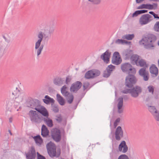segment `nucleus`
<instances>
[{"label": "nucleus", "instance_id": "obj_13", "mask_svg": "<svg viewBox=\"0 0 159 159\" xmlns=\"http://www.w3.org/2000/svg\"><path fill=\"white\" fill-rule=\"evenodd\" d=\"M81 86V83L79 81H77L71 85L70 91L72 92H76L80 89Z\"/></svg>", "mask_w": 159, "mask_h": 159}, {"label": "nucleus", "instance_id": "obj_22", "mask_svg": "<svg viewBox=\"0 0 159 159\" xmlns=\"http://www.w3.org/2000/svg\"><path fill=\"white\" fill-rule=\"evenodd\" d=\"M150 72L152 76H156L158 73L157 68L154 65H152L150 68Z\"/></svg>", "mask_w": 159, "mask_h": 159}, {"label": "nucleus", "instance_id": "obj_33", "mask_svg": "<svg viewBox=\"0 0 159 159\" xmlns=\"http://www.w3.org/2000/svg\"><path fill=\"white\" fill-rule=\"evenodd\" d=\"M67 88L66 86H64L61 89V93L62 94L65 96H66L69 93L67 91Z\"/></svg>", "mask_w": 159, "mask_h": 159}, {"label": "nucleus", "instance_id": "obj_51", "mask_svg": "<svg viewBox=\"0 0 159 159\" xmlns=\"http://www.w3.org/2000/svg\"><path fill=\"white\" fill-rule=\"evenodd\" d=\"M124 93H127L129 92V91H127L126 92H124V91L123 92Z\"/></svg>", "mask_w": 159, "mask_h": 159}, {"label": "nucleus", "instance_id": "obj_28", "mask_svg": "<svg viewBox=\"0 0 159 159\" xmlns=\"http://www.w3.org/2000/svg\"><path fill=\"white\" fill-rule=\"evenodd\" d=\"M57 101L61 105L65 104V101L63 98L59 94H57Z\"/></svg>", "mask_w": 159, "mask_h": 159}, {"label": "nucleus", "instance_id": "obj_20", "mask_svg": "<svg viewBox=\"0 0 159 159\" xmlns=\"http://www.w3.org/2000/svg\"><path fill=\"white\" fill-rule=\"evenodd\" d=\"M149 111L154 115L156 120H159V115L156 109L154 107L150 106L148 107Z\"/></svg>", "mask_w": 159, "mask_h": 159}, {"label": "nucleus", "instance_id": "obj_9", "mask_svg": "<svg viewBox=\"0 0 159 159\" xmlns=\"http://www.w3.org/2000/svg\"><path fill=\"white\" fill-rule=\"evenodd\" d=\"M121 62L122 59L119 53L117 52H114L112 59V63L116 65H118L120 64Z\"/></svg>", "mask_w": 159, "mask_h": 159}, {"label": "nucleus", "instance_id": "obj_54", "mask_svg": "<svg viewBox=\"0 0 159 159\" xmlns=\"http://www.w3.org/2000/svg\"><path fill=\"white\" fill-rule=\"evenodd\" d=\"M89 85V83H87V86Z\"/></svg>", "mask_w": 159, "mask_h": 159}, {"label": "nucleus", "instance_id": "obj_30", "mask_svg": "<svg viewBox=\"0 0 159 159\" xmlns=\"http://www.w3.org/2000/svg\"><path fill=\"white\" fill-rule=\"evenodd\" d=\"M134 37V34H128L124 35L122 37L123 39H126L128 40H132Z\"/></svg>", "mask_w": 159, "mask_h": 159}, {"label": "nucleus", "instance_id": "obj_15", "mask_svg": "<svg viewBox=\"0 0 159 159\" xmlns=\"http://www.w3.org/2000/svg\"><path fill=\"white\" fill-rule=\"evenodd\" d=\"M118 150L119 151L124 153L127 151L128 147L125 141H123L121 142L118 147Z\"/></svg>", "mask_w": 159, "mask_h": 159}, {"label": "nucleus", "instance_id": "obj_18", "mask_svg": "<svg viewBox=\"0 0 159 159\" xmlns=\"http://www.w3.org/2000/svg\"><path fill=\"white\" fill-rule=\"evenodd\" d=\"M35 109L39 112L41 113L44 116L48 117V113L46 109L43 107L39 106Z\"/></svg>", "mask_w": 159, "mask_h": 159}, {"label": "nucleus", "instance_id": "obj_6", "mask_svg": "<svg viewBox=\"0 0 159 159\" xmlns=\"http://www.w3.org/2000/svg\"><path fill=\"white\" fill-rule=\"evenodd\" d=\"M100 72L99 70L93 69L87 72L85 75V78L87 79H92L100 75Z\"/></svg>", "mask_w": 159, "mask_h": 159}, {"label": "nucleus", "instance_id": "obj_29", "mask_svg": "<svg viewBox=\"0 0 159 159\" xmlns=\"http://www.w3.org/2000/svg\"><path fill=\"white\" fill-rule=\"evenodd\" d=\"M66 96H67L66 99L67 102L70 104L72 103L74 99L73 95L69 93Z\"/></svg>", "mask_w": 159, "mask_h": 159}, {"label": "nucleus", "instance_id": "obj_48", "mask_svg": "<svg viewBox=\"0 0 159 159\" xmlns=\"http://www.w3.org/2000/svg\"><path fill=\"white\" fill-rule=\"evenodd\" d=\"M149 13L152 15L155 18H157L159 19V17L158 16H157V17H155V16H157V15L155 14L153 11H150L149 12Z\"/></svg>", "mask_w": 159, "mask_h": 159}, {"label": "nucleus", "instance_id": "obj_50", "mask_svg": "<svg viewBox=\"0 0 159 159\" xmlns=\"http://www.w3.org/2000/svg\"><path fill=\"white\" fill-rule=\"evenodd\" d=\"M136 1L137 3H140L141 1H138V0H137V1Z\"/></svg>", "mask_w": 159, "mask_h": 159}, {"label": "nucleus", "instance_id": "obj_52", "mask_svg": "<svg viewBox=\"0 0 159 159\" xmlns=\"http://www.w3.org/2000/svg\"><path fill=\"white\" fill-rule=\"evenodd\" d=\"M158 45H159V41H158Z\"/></svg>", "mask_w": 159, "mask_h": 159}, {"label": "nucleus", "instance_id": "obj_11", "mask_svg": "<svg viewBox=\"0 0 159 159\" xmlns=\"http://www.w3.org/2000/svg\"><path fill=\"white\" fill-rule=\"evenodd\" d=\"M115 138L117 140H119L123 137V132L120 126H118L115 132Z\"/></svg>", "mask_w": 159, "mask_h": 159}, {"label": "nucleus", "instance_id": "obj_55", "mask_svg": "<svg viewBox=\"0 0 159 159\" xmlns=\"http://www.w3.org/2000/svg\"><path fill=\"white\" fill-rule=\"evenodd\" d=\"M84 87H85V84H84Z\"/></svg>", "mask_w": 159, "mask_h": 159}, {"label": "nucleus", "instance_id": "obj_1", "mask_svg": "<svg viewBox=\"0 0 159 159\" xmlns=\"http://www.w3.org/2000/svg\"><path fill=\"white\" fill-rule=\"evenodd\" d=\"M54 30V27L44 25L41 30L38 33L34 45V52L38 56L40 54L43 48V45L41 44L43 37L46 38L50 36L53 33Z\"/></svg>", "mask_w": 159, "mask_h": 159}, {"label": "nucleus", "instance_id": "obj_25", "mask_svg": "<svg viewBox=\"0 0 159 159\" xmlns=\"http://www.w3.org/2000/svg\"><path fill=\"white\" fill-rule=\"evenodd\" d=\"M49 131L46 126L43 125L41 129V134L43 137H46L48 134Z\"/></svg>", "mask_w": 159, "mask_h": 159}, {"label": "nucleus", "instance_id": "obj_23", "mask_svg": "<svg viewBox=\"0 0 159 159\" xmlns=\"http://www.w3.org/2000/svg\"><path fill=\"white\" fill-rule=\"evenodd\" d=\"M123 54L125 59H130V60L131 56L133 54L132 51L129 50L125 51L123 52Z\"/></svg>", "mask_w": 159, "mask_h": 159}, {"label": "nucleus", "instance_id": "obj_27", "mask_svg": "<svg viewBox=\"0 0 159 159\" xmlns=\"http://www.w3.org/2000/svg\"><path fill=\"white\" fill-rule=\"evenodd\" d=\"M136 64L137 66H139L141 67H147L148 66L145 61L141 59V58H140L138 62L136 63Z\"/></svg>", "mask_w": 159, "mask_h": 159}, {"label": "nucleus", "instance_id": "obj_35", "mask_svg": "<svg viewBox=\"0 0 159 159\" xmlns=\"http://www.w3.org/2000/svg\"><path fill=\"white\" fill-rule=\"evenodd\" d=\"M139 75L141 76L143 75L148 73V72L146 71L144 68H141L139 70Z\"/></svg>", "mask_w": 159, "mask_h": 159}, {"label": "nucleus", "instance_id": "obj_12", "mask_svg": "<svg viewBox=\"0 0 159 159\" xmlns=\"http://www.w3.org/2000/svg\"><path fill=\"white\" fill-rule=\"evenodd\" d=\"M157 7V5L156 4L154 3L153 4H143L137 7V9H147L149 10H151L153 9H156Z\"/></svg>", "mask_w": 159, "mask_h": 159}, {"label": "nucleus", "instance_id": "obj_21", "mask_svg": "<svg viewBox=\"0 0 159 159\" xmlns=\"http://www.w3.org/2000/svg\"><path fill=\"white\" fill-rule=\"evenodd\" d=\"M123 98H120L118 99V102L117 104L118 112L119 113H120L123 111Z\"/></svg>", "mask_w": 159, "mask_h": 159}, {"label": "nucleus", "instance_id": "obj_56", "mask_svg": "<svg viewBox=\"0 0 159 159\" xmlns=\"http://www.w3.org/2000/svg\"><path fill=\"white\" fill-rule=\"evenodd\" d=\"M157 16H158L157 15V16H155V17H157Z\"/></svg>", "mask_w": 159, "mask_h": 159}, {"label": "nucleus", "instance_id": "obj_7", "mask_svg": "<svg viewBox=\"0 0 159 159\" xmlns=\"http://www.w3.org/2000/svg\"><path fill=\"white\" fill-rule=\"evenodd\" d=\"M52 136L53 139L56 142H59L61 139L60 132L59 129L55 128L53 129L51 131Z\"/></svg>", "mask_w": 159, "mask_h": 159}, {"label": "nucleus", "instance_id": "obj_45", "mask_svg": "<svg viewBox=\"0 0 159 159\" xmlns=\"http://www.w3.org/2000/svg\"><path fill=\"white\" fill-rule=\"evenodd\" d=\"M71 78L70 77H67L66 78V84H68L71 81Z\"/></svg>", "mask_w": 159, "mask_h": 159}, {"label": "nucleus", "instance_id": "obj_24", "mask_svg": "<svg viewBox=\"0 0 159 159\" xmlns=\"http://www.w3.org/2000/svg\"><path fill=\"white\" fill-rule=\"evenodd\" d=\"M140 58V57L137 55L133 54L130 57V60L132 63L136 64V63L139 60Z\"/></svg>", "mask_w": 159, "mask_h": 159}, {"label": "nucleus", "instance_id": "obj_53", "mask_svg": "<svg viewBox=\"0 0 159 159\" xmlns=\"http://www.w3.org/2000/svg\"><path fill=\"white\" fill-rule=\"evenodd\" d=\"M158 65H159V60H158Z\"/></svg>", "mask_w": 159, "mask_h": 159}, {"label": "nucleus", "instance_id": "obj_17", "mask_svg": "<svg viewBox=\"0 0 159 159\" xmlns=\"http://www.w3.org/2000/svg\"><path fill=\"white\" fill-rule=\"evenodd\" d=\"M111 53L108 50L102 54L101 56V59L106 63H108L110 57Z\"/></svg>", "mask_w": 159, "mask_h": 159}, {"label": "nucleus", "instance_id": "obj_4", "mask_svg": "<svg viewBox=\"0 0 159 159\" xmlns=\"http://www.w3.org/2000/svg\"><path fill=\"white\" fill-rule=\"evenodd\" d=\"M46 148L48 153L51 157H57L60 155V149L59 148H57L55 144L52 142L48 143L46 145Z\"/></svg>", "mask_w": 159, "mask_h": 159}, {"label": "nucleus", "instance_id": "obj_31", "mask_svg": "<svg viewBox=\"0 0 159 159\" xmlns=\"http://www.w3.org/2000/svg\"><path fill=\"white\" fill-rule=\"evenodd\" d=\"M36 143L38 145H40L41 144L43 141L40 136H37L34 138Z\"/></svg>", "mask_w": 159, "mask_h": 159}, {"label": "nucleus", "instance_id": "obj_26", "mask_svg": "<svg viewBox=\"0 0 159 159\" xmlns=\"http://www.w3.org/2000/svg\"><path fill=\"white\" fill-rule=\"evenodd\" d=\"M45 99H43V101L46 104H48L50 103H53L54 102V100L48 95L45 96Z\"/></svg>", "mask_w": 159, "mask_h": 159}, {"label": "nucleus", "instance_id": "obj_5", "mask_svg": "<svg viewBox=\"0 0 159 159\" xmlns=\"http://www.w3.org/2000/svg\"><path fill=\"white\" fill-rule=\"evenodd\" d=\"M156 39L155 36L151 35L143 38L139 43L140 45H144L147 48H150L154 46V43Z\"/></svg>", "mask_w": 159, "mask_h": 159}, {"label": "nucleus", "instance_id": "obj_16", "mask_svg": "<svg viewBox=\"0 0 159 159\" xmlns=\"http://www.w3.org/2000/svg\"><path fill=\"white\" fill-rule=\"evenodd\" d=\"M27 159H34L36 156L35 149L32 147H31L29 152L26 155Z\"/></svg>", "mask_w": 159, "mask_h": 159}, {"label": "nucleus", "instance_id": "obj_10", "mask_svg": "<svg viewBox=\"0 0 159 159\" xmlns=\"http://www.w3.org/2000/svg\"><path fill=\"white\" fill-rule=\"evenodd\" d=\"M151 16L148 14L142 15L139 20V24L141 25L147 24L150 21Z\"/></svg>", "mask_w": 159, "mask_h": 159}, {"label": "nucleus", "instance_id": "obj_42", "mask_svg": "<svg viewBox=\"0 0 159 159\" xmlns=\"http://www.w3.org/2000/svg\"><path fill=\"white\" fill-rule=\"evenodd\" d=\"M139 10L136 11L132 15V17H133L137 16L139 15Z\"/></svg>", "mask_w": 159, "mask_h": 159}, {"label": "nucleus", "instance_id": "obj_37", "mask_svg": "<svg viewBox=\"0 0 159 159\" xmlns=\"http://www.w3.org/2000/svg\"><path fill=\"white\" fill-rule=\"evenodd\" d=\"M141 76L143 78V79L145 81H148V80L149 77L148 72L144 75H142Z\"/></svg>", "mask_w": 159, "mask_h": 159}, {"label": "nucleus", "instance_id": "obj_3", "mask_svg": "<svg viewBox=\"0 0 159 159\" xmlns=\"http://www.w3.org/2000/svg\"><path fill=\"white\" fill-rule=\"evenodd\" d=\"M14 96L13 99L9 101L7 105V108L9 109L11 107H16L23 100V94L19 90L16 89L12 92Z\"/></svg>", "mask_w": 159, "mask_h": 159}, {"label": "nucleus", "instance_id": "obj_46", "mask_svg": "<svg viewBox=\"0 0 159 159\" xmlns=\"http://www.w3.org/2000/svg\"><path fill=\"white\" fill-rule=\"evenodd\" d=\"M38 159H45V158L43 156L40 155L37 152Z\"/></svg>", "mask_w": 159, "mask_h": 159}, {"label": "nucleus", "instance_id": "obj_38", "mask_svg": "<svg viewBox=\"0 0 159 159\" xmlns=\"http://www.w3.org/2000/svg\"><path fill=\"white\" fill-rule=\"evenodd\" d=\"M154 29L155 31L159 32V22H157L155 25Z\"/></svg>", "mask_w": 159, "mask_h": 159}, {"label": "nucleus", "instance_id": "obj_8", "mask_svg": "<svg viewBox=\"0 0 159 159\" xmlns=\"http://www.w3.org/2000/svg\"><path fill=\"white\" fill-rule=\"evenodd\" d=\"M29 115L31 121L33 122L39 123L41 121V119L36 111H30L29 112Z\"/></svg>", "mask_w": 159, "mask_h": 159}, {"label": "nucleus", "instance_id": "obj_36", "mask_svg": "<svg viewBox=\"0 0 159 159\" xmlns=\"http://www.w3.org/2000/svg\"><path fill=\"white\" fill-rule=\"evenodd\" d=\"M64 82V80L62 79H58L55 82V84H56L58 85H61L63 84Z\"/></svg>", "mask_w": 159, "mask_h": 159}, {"label": "nucleus", "instance_id": "obj_41", "mask_svg": "<svg viewBox=\"0 0 159 159\" xmlns=\"http://www.w3.org/2000/svg\"><path fill=\"white\" fill-rule=\"evenodd\" d=\"M148 91L149 93L153 94L154 91V88L152 86H150L148 88Z\"/></svg>", "mask_w": 159, "mask_h": 159}, {"label": "nucleus", "instance_id": "obj_2", "mask_svg": "<svg viewBox=\"0 0 159 159\" xmlns=\"http://www.w3.org/2000/svg\"><path fill=\"white\" fill-rule=\"evenodd\" d=\"M121 69L124 72L128 73L129 75L125 80V84L127 87H131L137 81V80L134 76L136 72L135 69L130 64L127 63L121 65Z\"/></svg>", "mask_w": 159, "mask_h": 159}, {"label": "nucleus", "instance_id": "obj_19", "mask_svg": "<svg viewBox=\"0 0 159 159\" xmlns=\"http://www.w3.org/2000/svg\"><path fill=\"white\" fill-rule=\"evenodd\" d=\"M115 68V66L113 65H109L106 68L107 73H106V72H104L103 74V76L105 77H108L111 72L114 70Z\"/></svg>", "mask_w": 159, "mask_h": 159}, {"label": "nucleus", "instance_id": "obj_40", "mask_svg": "<svg viewBox=\"0 0 159 159\" xmlns=\"http://www.w3.org/2000/svg\"><path fill=\"white\" fill-rule=\"evenodd\" d=\"M118 159H129L128 156L125 154H122L120 155Z\"/></svg>", "mask_w": 159, "mask_h": 159}, {"label": "nucleus", "instance_id": "obj_32", "mask_svg": "<svg viewBox=\"0 0 159 159\" xmlns=\"http://www.w3.org/2000/svg\"><path fill=\"white\" fill-rule=\"evenodd\" d=\"M116 43L117 44H131V42H128L126 40L121 39H117L116 41Z\"/></svg>", "mask_w": 159, "mask_h": 159}, {"label": "nucleus", "instance_id": "obj_34", "mask_svg": "<svg viewBox=\"0 0 159 159\" xmlns=\"http://www.w3.org/2000/svg\"><path fill=\"white\" fill-rule=\"evenodd\" d=\"M47 125L50 127H52L53 126L52 122V120L49 118L44 120Z\"/></svg>", "mask_w": 159, "mask_h": 159}, {"label": "nucleus", "instance_id": "obj_43", "mask_svg": "<svg viewBox=\"0 0 159 159\" xmlns=\"http://www.w3.org/2000/svg\"><path fill=\"white\" fill-rule=\"evenodd\" d=\"M90 3L93 4H98L100 3V1H89Z\"/></svg>", "mask_w": 159, "mask_h": 159}, {"label": "nucleus", "instance_id": "obj_49", "mask_svg": "<svg viewBox=\"0 0 159 159\" xmlns=\"http://www.w3.org/2000/svg\"><path fill=\"white\" fill-rule=\"evenodd\" d=\"M13 120V118L12 117H10L9 119V121L10 122H11Z\"/></svg>", "mask_w": 159, "mask_h": 159}, {"label": "nucleus", "instance_id": "obj_47", "mask_svg": "<svg viewBox=\"0 0 159 159\" xmlns=\"http://www.w3.org/2000/svg\"><path fill=\"white\" fill-rule=\"evenodd\" d=\"M139 11L140 14L146 13L148 12V11L145 10H139Z\"/></svg>", "mask_w": 159, "mask_h": 159}, {"label": "nucleus", "instance_id": "obj_44", "mask_svg": "<svg viewBox=\"0 0 159 159\" xmlns=\"http://www.w3.org/2000/svg\"><path fill=\"white\" fill-rule=\"evenodd\" d=\"M56 120L58 122H60L62 121V118L60 115H58L57 116Z\"/></svg>", "mask_w": 159, "mask_h": 159}, {"label": "nucleus", "instance_id": "obj_39", "mask_svg": "<svg viewBox=\"0 0 159 159\" xmlns=\"http://www.w3.org/2000/svg\"><path fill=\"white\" fill-rule=\"evenodd\" d=\"M120 118H118L116 120L114 123V126L115 128H116L120 122Z\"/></svg>", "mask_w": 159, "mask_h": 159}, {"label": "nucleus", "instance_id": "obj_14", "mask_svg": "<svg viewBox=\"0 0 159 159\" xmlns=\"http://www.w3.org/2000/svg\"><path fill=\"white\" fill-rule=\"evenodd\" d=\"M141 92V88L139 87L136 86L131 90L130 93L132 97H136Z\"/></svg>", "mask_w": 159, "mask_h": 159}]
</instances>
